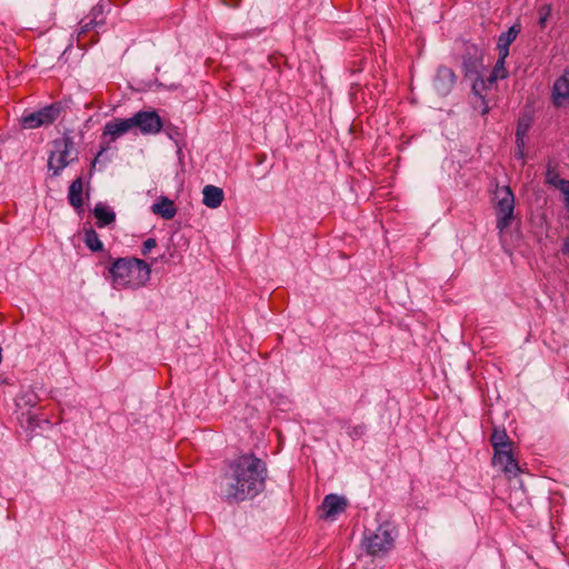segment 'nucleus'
<instances>
[{
  "mask_svg": "<svg viewBox=\"0 0 569 569\" xmlns=\"http://www.w3.org/2000/svg\"><path fill=\"white\" fill-rule=\"evenodd\" d=\"M268 468L264 460L253 453H243L232 460L220 482V495L228 501L252 499L266 488Z\"/></svg>",
  "mask_w": 569,
  "mask_h": 569,
  "instance_id": "f257e3e1",
  "label": "nucleus"
},
{
  "mask_svg": "<svg viewBox=\"0 0 569 569\" xmlns=\"http://www.w3.org/2000/svg\"><path fill=\"white\" fill-rule=\"evenodd\" d=\"M111 286L116 290H136L150 279L151 268L142 259L126 257L113 259L108 268Z\"/></svg>",
  "mask_w": 569,
  "mask_h": 569,
  "instance_id": "f03ea898",
  "label": "nucleus"
},
{
  "mask_svg": "<svg viewBox=\"0 0 569 569\" xmlns=\"http://www.w3.org/2000/svg\"><path fill=\"white\" fill-rule=\"evenodd\" d=\"M78 149L71 136L64 134L52 142V150L49 156L48 167L53 176H59L61 171L78 160Z\"/></svg>",
  "mask_w": 569,
  "mask_h": 569,
  "instance_id": "7ed1b4c3",
  "label": "nucleus"
},
{
  "mask_svg": "<svg viewBox=\"0 0 569 569\" xmlns=\"http://www.w3.org/2000/svg\"><path fill=\"white\" fill-rule=\"evenodd\" d=\"M396 531L391 523L380 525L375 532L366 536L365 547L371 556H383L393 548Z\"/></svg>",
  "mask_w": 569,
  "mask_h": 569,
  "instance_id": "20e7f679",
  "label": "nucleus"
},
{
  "mask_svg": "<svg viewBox=\"0 0 569 569\" xmlns=\"http://www.w3.org/2000/svg\"><path fill=\"white\" fill-rule=\"evenodd\" d=\"M495 211L497 214V229L503 232L512 222L515 211V196L508 186L498 187L495 192Z\"/></svg>",
  "mask_w": 569,
  "mask_h": 569,
  "instance_id": "39448f33",
  "label": "nucleus"
},
{
  "mask_svg": "<svg viewBox=\"0 0 569 569\" xmlns=\"http://www.w3.org/2000/svg\"><path fill=\"white\" fill-rule=\"evenodd\" d=\"M61 112V106L59 103H52L46 106L38 111L23 113L20 119V123L24 129H37L43 126L53 123Z\"/></svg>",
  "mask_w": 569,
  "mask_h": 569,
  "instance_id": "423d86ee",
  "label": "nucleus"
},
{
  "mask_svg": "<svg viewBox=\"0 0 569 569\" xmlns=\"http://www.w3.org/2000/svg\"><path fill=\"white\" fill-rule=\"evenodd\" d=\"M462 70L466 78L483 73V51L481 48L476 44H466L462 54Z\"/></svg>",
  "mask_w": 569,
  "mask_h": 569,
  "instance_id": "0eeeda50",
  "label": "nucleus"
},
{
  "mask_svg": "<svg viewBox=\"0 0 569 569\" xmlns=\"http://www.w3.org/2000/svg\"><path fill=\"white\" fill-rule=\"evenodd\" d=\"M131 119L133 128L137 127L142 134L159 133L163 126L156 111H139Z\"/></svg>",
  "mask_w": 569,
  "mask_h": 569,
  "instance_id": "6e6552de",
  "label": "nucleus"
},
{
  "mask_svg": "<svg viewBox=\"0 0 569 569\" xmlns=\"http://www.w3.org/2000/svg\"><path fill=\"white\" fill-rule=\"evenodd\" d=\"M347 505L348 501L346 498L335 493L327 495L320 506L322 511L321 517L323 519L335 520L338 515L345 512Z\"/></svg>",
  "mask_w": 569,
  "mask_h": 569,
  "instance_id": "1a4fd4ad",
  "label": "nucleus"
},
{
  "mask_svg": "<svg viewBox=\"0 0 569 569\" xmlns=\"http://www.w3.org/2000/svg\"><path fill=\"white\" fill-rule=\"evenodd\" d=\"M492 461L495 466L500 467L506 473L517 476L520 471L518 462L511 451V447L495 450Z\"/></svg>",
  "mask_w": 569,
  "mask_h": 569,
  "instance_id": "9d476101",
  "label": "nucleus"
},
{
  "mask_svg": "<svg viewBox=\"0 0 569 569\" xmlns=\"http://www.w3.org/2000/svg\"><path fill=\"white\" fill-rule=\"evenodd\" d=\"M552 102L556 107H563L569 103V69L555 81Z\"/></svg>",
  "mask_w": 569,
  "mask_h": 569,
  "instance_id": "9b49d317",
  "label": "nucleus"
},
{
  "mask_svg": "<svg viewBox=\"0 0 569 569\" xmlns=\"http://www.w3.org/2000/svg\"><path fill=\"white\" fill-rule=\"evenodd\" d=\"M456 83V74L448 67H439L435 79V88L441 94L448 93Z\"/></svg>",
  "mask_w": 569,
  "mask_h": 569,
  "instance_id": "f8f14e48",
  "label": "nucleus"
},
{
  "mask_svg": "<svg viewBox=\"0 0 569 569\" xmlns=\"http://www.w3.org/2000/svg\"><path fill=\"white\" fill-rule=\"evenodd\" d=\"M133 128L132 119H114L106 123L103 129L104 136H110L112 140L126 134Z\"/></svg>",
  "mask_w": 569,
  "mask_h": 569,
  "instance_id": "ddd939ff",
  "label": "nucleus"
},
{
  "mask_svg": "<svg viewBox=\"0 0 569 569\" xmlns=\"http://www.w3.org/2000/svg\"><path fill=\"white\" fill-rule=\"evenodd\" d=\"M68 201L79 213L83 207V180L81 177L74 179L68 189Z\"/></svg>",
  "mask_w": 569,
  "mask_h": 569,
  "instance_id": "4468645a",
  "label": "nucleus"
},
{
  "mask_svg": "<svg viewBox=\"0 0 569 569\" xmlns=\"http://www.w3.org/2000/svg\"><path fill=\"white\" fill-rule=\"evenodd\" d=\"M202 194H203V200H202L203 204L211 209H216V208L220 207L224 199L223 190L221 188L212 186V184L206 186L202 190Z\"/></svg>",
  "mask_w": 569,
  "mask_h": 569,
  "instance_id": "2eb2a0df",
  "label": "nucleus"
},
{
  "mask_svg": "<svg viewBox=\"0 0 569 569\" xmlns=\"http://www.w3.org/2000/svg\"><path fill=\"white\" fill-rule=\"evenodd\" d=\"M151 212L166 220L172 219L177 213L174 202L167 197H161L151 206Z\"/></svg>",
  "mask_w": 569,
  "mask_h": 569,
  "instance_id": "dca6fc26",
  "label": "nucleus"
},
{
  "mask_svg": "<svg viewBox=\"0 0 569 569\" xmlns=\"http://www.w3.org/2000/svg\"><path fill=\"white\" fill-rule=\"evenodd\" d=\"M93 214L97 219V227L104 228L116 220V213L104 203L98 202L93 209Z\"/></svg>",
  "mask_w": 569,
  "mask_h": 569,
  "instance_id": "f3484780",
  "label": "nucleus"
},
{
  "mask_svg": "<svg viewBox=\"0 0 569 569\" xmlns=\"http://www.w3.org/2000/svg\"><path fill=\"white\" fill-rule=\"evenodd\" d=\"M520 32V28L518 26H511L506 32H502L499 36L497 48L499 53H503L505 56L509 54V47L516 40Z\"/></svg>",
  "mask_w": 569,
  "mask_h": 569,
  "instance_id": "a211bd4d",
  "label": "nucleus"
},
{
  "mask_svg": "<svg viewBox=\"0 0 569 569\" xmlns=\"http://www.w3.org/2000/svg\"><path fill=\"white\" fill-rule=\"evenodd\" d=\"M508 56L498 52V60L493 67L492 72L488 77L489 84H493L497 80H502L508 77V71L506 69V59Z\"/></svg>",
  "mask_w": 569,
  "mask_h": 569,
  "instance_id": "6ab92c4d",
  "label": "nucleus"
},
{
  "mask_svg": "<svg viewBox=\"0 0 569 569\" xmlns=\"http://www.w3.org/2000/svg\"><path fill=\"white\" fill-rule=\"evenodd\" d=\"M490 443L493 448V451L497 449H503V448L511 447V445H512L506 430L498 429V428L493 429L491 437H490Z\"/></svg>",
  "mask_w": 569,
  "mask_h": 569,
  "instance_id": "aec40b11",
  "label": "nucleus"
},
{
  "mask_svg": "<svg viewBox=\"0 0 569 569\" xmlns=\"http://www.w3.org/2000/svg\"><path fill=\"white\" fill-rule=\"evenodd\" d=\"M83 242L93 252L103 250V243L99 239L98 233L92 228H86L83 230Z\"/></svg>",
  "mask_w": 569,
  "mask_h": 569,
  "instance_id": "412c9836",
  "label": "nucleus"
},
{
  "mask_svg": "<svg viewBox=\"0 0 569 569\" xmlns=\"http://www.w3.org/2000/svg\"><path fill=\"white\" fill-rule=\"evenodd\" d=\"M472 81V92L478 96L482 97V92L489 89L492 84H489L488 78H483L482 74H479L477 77H467Z\"/></svg>",
  "mask_w": 569,
  "mask_h": 569,
  "instance_id": "4be33fe9",
  "label": "nucleus"
},
{
  "mask_svg": "<svg viewBox=\"0 0 569 569\" xmlns=\"http://www.w3.org/2000/svg\"><path fill=\"white\" fill-rule=\"evenodd\" d=\"M87 18L93 22V26H100V27L104 26L106 18H104V12H103V6L96 4L91 9V11Z\"/></svg>",
  "mask_w": 569,
  "mask_h": 569,
  "instance_id": "5701e85b",
  "label": "nucleus"
},
{
  "mask_svg": "<svg viewBox=\"0 0 569 569\" xmlns=\"http://www.w3.org/2000/svg\"><path fill=\"white\" fill-rule=\"evenodd\" d=\"M100 28V26H93V22L84 18L80 21V29L78 32V41H82L88 32H90L93 29Z\"/></svg>",
  "mask_w": 569,
  "mask_h": 569,
  "instance_id": "b1692460",
  "label": "nucleus"
},
{
  "mask_svg": "<svg viewBox=\"0 0 569 569\" xmlns=\"http://www.w3.org/2000/svg\"><path fill=\"white\" fill-rule=\"evenodd\" d=\"M566 179H562L559 177V173L557 170L552 167L547 168L546 172V182L555 188H557L560 184V181H565Z\"/></svg>",
  "mask_w": 569,
  "mask_h": 569,
  "instance_id": "393cba45",
  "label": "nucleus"
},
{
  "mask_svg": "<svg viewBox=\"0 0 569 569\" xmlns=\"http://www.w3.org/2000/svg\"><path fill=\"white\" fill-rule=\"evenodd\" d=\"M539 26L541 29L546 28L547 21L551 17L552 7L551 4H543L539 8Z\"/></svg>",
  "mask_w": 569,
  "mask_h": 569,
  "instance_id": "a878e982",
  "label": "nucleus"
},
{
  "mask_svg": "<svg viewBox=\"0 0 569 569\" xmlns=\"http://www.w3.org/2000/svg\"><path fill=\"white\" fill-rule=\"evenodd\" d=\"M530 129V119L520 118L517 124L516 136L527 137Z\"/></svg>",
  "mask_w": 569,
  "mask_h": 569,
  "instance_id": "bb28decb",
  "label": "nucleus"
},
{
  "mask_svg": "<svg viewBox=\"0 0 569 569\" xmlns=\"http://www.w3.org/2000/svg\"><path fill=\"white\" fill-rule=\"evenodd\" d=\"M157 246V241L153 238H148L141 247V253L143 256H147L150 253V251Z\"/></svg>",
  "mask_w": 569,
  "mask_h": 569,
  "instance_id": "cd10ccee",
  "label": "nucleus"
},
{
  "mask_svg": "<svg viewBox=\"0 0 569 569\" xmlns=\"http://www.w3.org/2000/svg\"><path fill=\"white\" fill-rule=\"evenodd\" d=\"M366 432V426L365 425H358L349 429L348 433L350 437L353 438H360Z\"/></svg>",
  "mask_w": 569,
  "mask_h": 569,
  "instance_id": "c85d7f7f",
  "label": "nucleus"
},
{
  "mask_svg": "<svg viewBox=\"0 0 569 569\" xmlns=\"http://www.w3.org/2000/svg\"><path fill=\"white\" fill-rule=\"evenodd\" d=\"M558 190L565 196V202L569 201V180L560 181V184L557 187Z\"/></svg>",
  "mask_w": 569,
  "mask_h": 569,
  "instance_id": "c756f323",
  "label": "nucleus"
},
{
  "mask_svg": "<svg viewBox=\"0 0 569 569\" xmlns=\"http://www.w3.org/2000/svg\"><path fill=\"white\" fill-rule=\"evenodd\" d=\"M526 137L516 136V149H525L526 148Z\"/></svg>",
  "mask_w": 569,
  "mask_h": 569,
  "instance_id": "7c9ffc66",
  "label": "nucleus"
},
{
  "mask_svg": "<svg viewBox=\"0 0 569 569\" xmlns=\"http://www.w3.org/2000/svg\"><path fill=\"white\" fill-rule=\"evenodd\" d=\"M515 158L521 160L522 163H525V149H516Z\"/></svg>",
  "mask_w": 569,
  "mask_h": 569,
  "instance_id": "2f4dec72",
  "label": "nucleus"
},
{
  "mask_svg": "<svg viewBox=\"0 0 569 569\" xmlns=\"http://www.w3.org/2000/svg\"><path fill=\"white\" fill-rule=\"evenodd\" d=\"M563 252L569 254V239H567V240L565 241V244H563Z\"/></svg>",
  "mask_w": 569,
  "mask_h": 569,
  "instance_id": "473e14b6",
  "label": "nucleus"
},
{
  "mask_svg": "<svg viewBox=\"0 0 569 569\" xmlns=\"http://www.w3.org/2000/svg\"><path fill=\"white\" fill-rule=\"evenodd\" d=\"M29 423L30 426H36L34 418L32 416L29 417Z\"/></svg>",
  "mask_w": 569,
  "mask_h": 569,
  "instance_id": "72a5a7b5",
  "label": "nucleus"
},
{
  "mask_svg": "<svg viewBox=\"0 0 569 569\" xmlns=\"http://www.w3.org/2000/svg\"><path fill=\"white\" fill-rule=\"evenodd\" d=\"M567 210L569 211V201L565 202Z\"/></svg>",
  "mask_w": 569,
  "mask_h": 569,
  "instance_id": "f704fd0d",
  "label": "nucleus"
}]
</instances>
